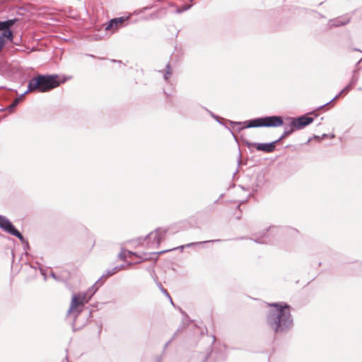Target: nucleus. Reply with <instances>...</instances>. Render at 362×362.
Returning a JSON list of instances; mask_svg holds the SVG:
<instances>
[{"label":"nucleus","mask_w":362,"mask_h":362,"mask_svg":"<svg viewBox=\"0 0 362 362\" xmlns=\"http://www.w3.org/2000/svg\"><path fill=\"white\" fill-rule=\"evenodd\" d=\"M272 308L266 315L267 325L275 333H284L293 327V317L290 306L286 303H274L269 304Z\"/></svg>","instance_id":"1"},{"label":"nucleus","mask_w":362,"mask_h":362,"mask_svg":"<svg viewBox=\"0 0 362 362\" xmlns=\"http://www.w3.org/2000/svg\"><path fill=\"white\" fill-rule=\"evenodd\" d=\"M57 78V75H40L34 77L28 82V90L25 93L34 90L40 93L49 91L59 85Z\"/></svg>","instance_id":"2"},{"label":"nucleus","mask_w":362,"mask_h":362,"mask_svg":"<svg viewBox=\"0 0 362 362\" xmlns=\"http://www.w3.org/2000/svg\"><path fill=\"white\" fill-rule=\"evenodd\" d=\"M96 283L88 289L86 293H79L78 295L74 294L72 296L71 305L68 310V314H74L76 318L78 315L82 311L83 306L85 303H88L92 296L98 291V286H96Z\"/></svg>","instance_id":"3"},{"label":"nucleus","mask_w":362,"mask_h":362,"mask_svg":"<svg viewBox=\"0 0 362 362\" xmlns=\"http://www.w3.org/2000/svg\"><path fill=\"white\" fill-rule=\"evenodd\" d=\"M168 232L167 228H158L151 232L145 238L146 241V247L148 249L157 248L160 243L165 239Z\"/></svg>","instance_id":"4"},{"label":"nucleus","mask_w":362,"mask_h":362,"mask_svg":"<svg viewBox=\"0 0 362 362\" xmlns=\"http://www.w3.org/2000/svg\"><path fill=\"white\" fill-rule=\"evenodd\" d=\"M0 228L5 232L18 238L22 243L25 242L23 235L14 227L12 223L6 217L0 215Z\"/></svg>","instance_id":"5"},{"label":"nucleus","mask_w":362,"mask_h":362,"mask_svg":"<svg viewBox=\"0 0 362 362\" xmlns=\"http://www.w3.org/2000/svg\"><path fill=\"white\" fill-rule=\"evenodd\" d=\"M277 143L278 141H274L271 143L247 142L246 144L248 148L255 147L257 151L265 153H272L275 150L276 144Z\"/></svg>","instance_id":"6"},{"label":"nucleus","mask_w":362,"mask_h":362,"mask_svg":"<svg viewBox=\"0 0 362 362\" xmlns=\"http://www.w3.org/2000/svg\"><path fill=\"white\" fill-rule=\"evenodd\" d=\"M230 123L232 124L239 125V126L243 124L244 126L240 127L238 129V131H240V130L243 129L244 128H254V127H264V117L256 118V119H251V120H249V121H245V122H230Z\"/></svg>","instance_id":"7"},{"label":"nucleus","mask_w":362,"mask_h":362,"mask_svg":"<svg viewBox=\"0 0 362 362\" xmlns=\"http://www.w3.org/2000/svg\"><path fill=\"white\" fill-rule=\"evenodd\" d=\"M279 230V228L276 227L272 226L269 227L267 230V233H264L261 234L259 236H257L256 238H252V240L257 243H269L272 242L273 235L276 233Z\"/></svg>","instance_id":"8"},{"label":"nucleus","mask_w":362,"mask_h":362,"mask_svg":"<svg viewBox=\"0 0 362 362\" xmlns=\"http://www.w3.org/2000/svg\"><path fill=\"white\" fill-rule=\"evenodd\" d=\"M313 122V117L303 115L298 118L292 119L290 127H293L296 129H300L311 124Z\"/></svg>","instance_id":"9"},{"label":"nucleus","mask_w":362,"mask_h":362,"mask_svg":"<svg viewBox=\"0 0 362 362\" xmlns=\"http://www.w3.org/2000/svg\"><path fill=\"white\" fill-rule=\"evenodd\" d=\"M265 127H277L283 124L284 121L280 116H269L264 117Z\"/></svg>","instance_id":"10"},{"label":"nucleus","mask_w":362,"mask_h":362,"mask_svg":"<svg viewBox=\"0 0 362 362\" xmlns=\"http://www.w3.org/2000/svg\"><path fill=\"white\" fill-rule=\"evenodd\" d=\"M127 18L124 17L120 18H115L113 19H111L107 22V23L105 25V30L107 31H112V33L116 31L119 27L122 26V23L124 22V21Z\"/></svg>","instance_id":"11"},{"label":"nucleus","mask_w":362,"mask_h":362,"mask_svg":"<svg viewBox=\"0 0 362 362\" xmlns=\"http://www.w3.org/2000/svg\"><path fill=\"white\" fill-rule=\"evenodd\" d=\"M351 18L348 16H344L341 17H339L334 19H332L329 21V25L330 27L335 26H341L346 25L350 22Z\"/></svg>","instance_id":"12"},{"label":"nucleus","mask_w":362,"mask_h":362,"mask_svg":"<svg viewBox=\"0 0 362 362\" xmlns=\"http://www.w3.org/2000/svg\"><path fill=\"white\" fill-rule=\"evenodd\" d=\"M13 40V33H1L0 34V52L2 51L4 46L7 44L8 42H12Z\"/></svg>","instance_id":"13"},{"label":"nucleus","mask_w":362,"mask_h":362,"mask_svg":"<svg viewBox=\"0 0 362 362\" xmlns=\"http://www.w3.org/2000/svg\"><path fill=\"white\" fill-rule=\"evenodd\" d=\"M214 240H209V241H202V242L191 243L187 244L185 245H182L180 247H177V249H178V248L182 249L184 247H192L193 245H201V244L206 243H209V242H214ZM216 241H218V240H217ZM173 250H176V248L165 250L157 252L156 253H158V254H163V253H165V252H167L168 251Z\"/></svg>","instance_id":"14"},{"label":"nucleus","mask_w":362,"mask_h":362,"mask_svg":"<svg viewBox=\"0 0 362 362\" xmlns=\"http://www.w3.org/2000/svg\"><path fill=\"white\" fill-rule=\"evenodd\" d=\"M118 272L117 268H112V269H107L105 272L101 276V277L96 281V284H100V286L103 285L104 281H103V278L106 276H110Z\"/></svg>","instance_id":"15"},{"label":"nucleus","mask_w":362,"mask_h":362,"mask_svg":"<svg viewBox=\"0 0 362 362\" xmlns=\"http://www.w3.org/2000/svg\"><path fill=\"white\" fill-rule=\"evenodd\" d=\"M18 21V19L17 18H13V19H9V20H7V21H4V23L5 24V27L6 28V32H9V33H13V31L11 30V26H13L16 22Z\"/></svg>","instance_id":"16"},{"label":"nucleus","mask_w":362,"mask_h":362,"mask_svg":"<svg viewBox=\"0 0 362 362\" xmlns=\"http://www.w3.org/2000/svg\"><path fill=\"white\" fill-rule=\"evenodd\" d=\"M173 74L172 69L170 63L166 65L165 70L164 71L163 78L165 81H168Z\"/></svg>","instance_id":"17"},{"label":"nucleus","mask_w":362,"mask_h":362,"mask_svg":"<svg viewBox=\"0 0 362 362\" xmlns=\"http://www.w3.org/2000/svg\"><path fill=\"white\" fill-rule=\"evenodd\" d=\"M293 127H291L289 129L288 128H286L284 133L282 134V135L276 140L278 141V143L282 140L283 139H284L285 137H286L287 136H288L289 134H291L293 132V129L292 128Z\"/></svg>","instance_id":"18"},{"label":"nucleus","mask_w":362,"mask_h":362,"mask_svg":"<svg viewBox=\"0 0 362 362\" xmlns=\"http://www.w3.org/2000/svg\"><path fill=\"white\" fill-rule=\"evenodd\" d=\"M132 255H134V253L131 251L123 250L119 252L118 257L120 259L125 260L127 257V255L130 256Z\"/></svg>","instance_id":"19"},{"label":"nucleus","mask_w":362,"mask_h":362,"mask_svg":"<svg viewBox=\"0 0 362 362\" xmlns=\"http://www.w3.org/2000/svg\"><path fill=\"white\" fill-rule=\"evenodd\" d=\"M345 92H346V91H345V90H344V89H342V90L340 91V93H339L338 95H337L334 98H332L330 101H329V102H327V103H325L324 105H321V106L318 107L317 108V110L322 109V107H324L327 106V105L330 104L332 101H334V100L337 99V98H339V97L342 93H345Z\"/></svg>","instance_id":"20"},{"label":"nucleus","mask_w":362,"mask_h":362,"mask_svg":"<svg viewBox=\"0 0 362 362\" xmlns=\"http://www.w3.org/2000/svg\"><path fill=\"white\" fill-rule=\"evenodd\" d=\"M170 301L171 304L173 305V299L171 298L169 293L168 292V291L164 288H162V291H161Z\"/></svg>","instance_id":"21"},{"label":"nucleus","mask_w":362,"mask_h":362,"mask_svg":"<svg viewBox=\"0 0 362 362\" xmlns=\"http://www.w3.org/2000/svg\"><path fill=\"white\" fill-rule=\"evenodd\" d=\"M191 7V6H189V5H184L182 8H180L177 10V13H182L183 11H185L187 10H188L189 8Z\"/></svg>","instance_id":"22"},{"label":"nucleus","mask_w":362,"mask_h":362,"mask_svg":"<svg viewBox=\"0 0 362 362\" xmlns=\"http://www.w3.org/2000/svg\"><path fill=\"white\" fill-rule=\"evenodd\" d=\"M358 80V76H354L350 81V83L354 86Z\"/></svg>","instance_id":"23"},{"label":"nucleus","mask_w":362,"mask_h":362,"mask_svg":"<svg viewBox=\"0 0 362 362\" xmlns=\"http://www.w3.org/2000/svg\"><path fill=\"white\" fill-rule=\"evenodd\" d=\"M6 28L5 27L4 21H0V31H1V33H6Z\"/></svg>","instance_id":"24"},{"label":"nucleus","mask_w":362,"mask_h":362,"mask_svg":"<svg viewBox=\"0 0 362 362\" xmlns=\"http://www.w3.org/2000/svg\"><path fill=\"white\" fill-rule=\"evenodd\" d=\"M18 101H19V99L16 98V100H14V101L12 103V104L11 105H9L8 108L9 109H13L14 108L18 103Z\"/></svg>","instance_id":"25"},{"label":"nucleus","mask_w":362,"mask_h":362,"mask_svg":"<svg viewBox=\"0 0 362 362\" xmlns=\"http://www.w3.org/2000/svg\"><path fill=\"white\" fill-rule=\"evenodd\" d=\"M353 86L349 83L344 89V90H345L346 92H348L350 90H351L353 88Z\"/></svg>","instance_id":"26"},{"label":"nucleus","mask_w":362,"mask_h":362,"mask_svg":"<svg viewBox=\"0 0 362 362\" xmlns=\"http://www.w3.org/2000/svg\"><path fill=\"white\" fill-rule=\"evenodd\" d=\"M209 113L214 118H215L218 122H220L218 120V117L217 116L214 115L211 112H209Z\"/></svg>","instance_id":"27"},{"label":"nucleus","mask_w":362,"mask_h":362,"mask_svg":"<svg viewBox=\"0 0 362 362\" xmlns=\"http://www.w3.org/2000/svg\"><path fill=\"white\" fill-rule=\"evenodd\" d=\"M114 268H117L118 269V272H119V271L122 270L124 268V265L116 266Z\"/></svg>","instance_id":"28"},{"label":"nucleus","mask_w":362,"mask_h":362,"mask_svg":"<svg viewBox=\"0 0 362 362\" xmlns=\"http://www.w3.org/2000/svg\"><path fill=\"white\" fill-rule=\"evenodd\" d=\"M158 286L160 288V291H162V288H163V286L161 285L160 283H158Z\"/></svg>","instance_id":"29"},{"label":"nucleus","mask_w":362,"mask_h":362,"mask_svg":"<svg viewBox=\"0 0 362 362\" xmlns=\"http://www.w3.org/2000/svg\"><path fill=\"white\" fill-rule=\"evenodd\" d=\"M158 286L160 288V291H162V288H163V286L161 285L160 283H158Z\"/></svg>","instance_id":"30"},{"label":"nucleus","mask_w":362,"mask_h":362,"mask_svg":"<svg viewBox=\"0 0 362 362\" xmlns=\"http://www.w3.org/2000/svg\"><path fill=\"white\" fill-rule=\"evenodd\" d=\"M51 276H52L54 279H57V276H56V275H55V274H54V272H52V273H51Z\"/></svg>","instance_id":"31"},{"label":"nucleus","mask_w":362,"mask_h":362,"mask_svg":"<svg viewBox=\"0 0 362 362\" xmlns=\"http://www.w3.org/2000/svg\"><path fill=\"white\" fill-rule=\"evenodd\" d=\"M160 361H161V359H160V358H158L157 359V362H160Z\"/></svg>","instance_id":"32"},{"label":"nucleus","mask_w":362,"mask_h":362,"mask_svg":"<svg viewBox=\"0 0 362 362\" xmlns=\"http://www.w3.org/2000/svg\"><path fill=\"white\" fill-rule=\"evenodd\" d=\"M326 136H327V134H324L322 135V137H324V138H326Z\"/></svg>","instance_id":"33"},{"label":"nucleus","mask_w":362,"mask_h":362,"mask_svg":"<svg viewBox=\"0 0 362 362\" xmlns=\"http://www.w3.org/2000/svg\"><path fill=\"white\" fill-rule=\"evenodd\" d=\"M40 272L42 273V274L45 275V274L42 272V269H40Z\"/></svg>","instance_id":"34"}]
</instances>
